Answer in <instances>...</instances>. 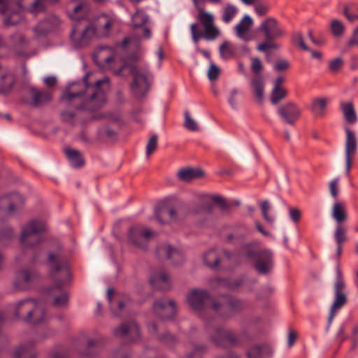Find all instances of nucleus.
<instances>
[{
	"instance_id": "1",
	"label": "nucleus",
	"mask_w": 358,
	"mask_h": 358,
	"mask_svg": "<svg viewBox=\"0 0 358 358\" xmlns=\"http://www.w3.org/2000/svg\"><path fill=\"white\" fill-rule=\"evenodd\" d=\"M99 59V62L102 63L103 68L113 70L117 76H124V71L129 70V73L133 76L131 89L136 97L142 98L148 92L152 76L146 65L124 64L116 70L115 69L117 62L115 50L106 46L100 48Z\"/></svg>"
},
{
	"instance_id": "2",
	"label": "nucleus",
	"mask_w": 358,
	"mask_h": 358,
	"mask_svg": "<svg viewBox=\"0 0 358 358\" xmlns=\"http://www.w3.org/2000/svg\"><path fill=\"white\" fill-rule=\"evenodd\" d=\"M110 79L105 77L102 80H97L94 85L88 83V75L83 78L85 92L80 90V83H73L64 91L61 99L69 103L78 100L80 104L75 106L79 110H95L101 107L106 102V93L102 85L108 86Z\"/></svg>"
},
{
	"instance_id": "3",
	"label": "nucleus",
	"mask_w": 358,
	"mask_h": 358,
	"mask_svg": "<svg viewBox=\"0 0 358 358\" xmlns=\"http://www.w3.org/2000/svg\"><path fill=\"white\" fill-rule=\"evenodd\" d=\"M50 275L55 285L47 289V295L53 298V306L63 307L67 305L69 295L63 289L71 279L69 266L66 258L59 252H50L47 260Z\"/></svg>"
},
{
	"instance_id": "4",
	"label": "nucleus",
	"mask_w": 358,
	"mask_h": 358,
	"mask_svg": "<svg viewBox=\"0 0 358 358\" xmlns=\"http://www.w3.org/2000/svg\"><path fill=\"white\" fill-rule=\"evenodd\" d=\"M27 9L37 13L45 9L43 0H0V13L4 16L3 22L7 26L17 24L22 17V11Z\"/></svg>"
},
{
	"instance_id": "5",
	"label": "nucleus",
	"mask_w": 358,
	"mask_h": 358,
	"mask_svg": "<svg viewBox=\"0 0 358 358\" xmlns=\"http://www.w3.org/2000/svg\"><path fill=\"white\" fill-rule=\"evenodd\" d=\"M132 22L136 28L134 36L125 38L123 41L118 44L122 48H126L129 44L138 45L141 38L149 39L151 36L150 29L143 27L148 20V15L139 9H136L135 14L131 17Z\"/></svg>"
},
{
	"instance_id": "6",
	"label": "nucleus",
	"mask_w": 358,
	"mask_h": 358,
	"mask_svg": "<svg viewBox=\"0 0 358 358\" xmlns=\"http://www.w3.org/2000/svg\"><path fill=\"white\" fill-rule=\"evenodd\" d=\"M45 224L38 220H31L22 229L20 242L24 248L34 247L43 241Z\"/></svg>"
},
{
	"instance_id": "7",
	"label": "nucleus",
	"mask_w": 358,
	"mask_h": 358,
	"mask_svg": "<svg viewBox=\"0 0 358 358\" xmlns=\"http://www.w3.org/2000/svg\"><path fill=\"white\" fill-rule=\"evenodd\" d=\"M345 287V283L343 278L340 265L338 264L336 267V280L334 287L335 298L328 318L329 324L332 322L336 312L347 302V296L344 292Z\"/></svg>"
},
{
	"instance_id": "8",
	"label": "nucleus",
	"mask_w": 358,
	"mask_h": 358,
	"mask_svg": "<svg viewBox=\"0 0 358 358\" xmlns=\"http://www.w3.org/2000/svg\"><path fill=\"white\" fill-rule=\"evenodd\" d=\"M38 311L40 313V317H34V322H38L43 317V307L40 301L28 299L19 302L15 308V316L23 317L25 322H29L31 321L33 315Z\"/></svg>"
},
{
	"instance_id": "9",
	"label": "nucleus",
	"mask_w": 358,
	"mask_h": 358,
	"mask_svg": "<svg viewBox=\"0 0 358 358\" xmlns=\"http://www.w3.org/2000/svg\"><path fill=\"white\" fill-rule=\"evenodd\" d=\"M265 40L274 41L282 37L285 35V30L280 27L278 22L273 17H268L264 20L259 29Z\"/></svg>"
},
{
	"instance_id": "10",
	"label": "nucleus",
	"mask_w": 358,
	"mask_h": 358,
	"mask_svg": "<svg viewBox=\"0 0 358 358\" xmlns=\"http://www.w3.org/2000/svg\"><path fill=\"white\" fill-rule=\"evenodd\" d=\"M210 299L208 292L203 289H193L187 295V302L194 310L208 311V301Z\"/></svg>"
},
{
	"instance_id": "11",
	"label": "nucleus",
	"mask_w": 358,
	"mask_h": 358,
	"mask_svg": "<svg viewBox=\"0 0 358 358\" xmlns=\"http://www.w3.org/2000/svg\"><path fill=\"white\" fill-rule=\"evenodd\" d=\"M155 232L150 229L141 225H136L129 230L128 237L131 243L139 248H144L145 243L152 236Z\"/></svg>"
},
{
	"instance_id": "12",
	"label": "nucleus",
	"mask_w": 358,
	"mask_h": 358,
	"mask_svg": "<svg viewBox=\"0 0 358 358\" xmlns=\"http://www.w3.org/2000/svg\"><path fill=\"white\" fill-rule=\"evenodd\" d=\"M234 255L224 250L212 249L206 252L203 255L204 264L213 269L219 268L220 263L227 260L231 263V260L234 259Z\"/></svg>"
},
{
	"instance_id": "13",
	"label": "nucleus",
	"mask_w": 358,
	"mask_h": 358,
	"mask_svg": "<svg viewBox=\"0 0 358 358\" xmlns=\"http://www.w3.org/2000/svg\"><path fill=\"white\" fill-rule=\"evenodd\" d=\"M254 267L261 274L269 273L273 268V254L266 248L257 250L254 259Z\"/></svg>"
},
{
	"instance_id": "14",
	"label": "nucleus",
	"mask_w": 358,
	"mask_h": 358,
	"mask_svg": "<svg viewBox=\"0 0 358 358\" xmlns=\"http://www.w3.org/2000/svg\"><path fill=\"white\" fill-rule=\"evenodd\" d=\"M210 341L217 346L225 347L238 343V338L230 329L215 328L210 333Z\"/></svg>"
},
{
	"instance_id": "15",
	"label": "nucleus",
	"mask_w": 358,
	"mask_h": 358,
	"mask_svg": "<svg viewBox=\"0 0 358 358\" xmlns=\"http://www.w3.org/2000/svg\"><path fill=\"white\" fill-rule=\"evenodd\" d=\"M155 314L162 320L172 318L176 313V306L173 300L162 299L157 300L153 305Z\"/></svg>"
},
{
	"instance_id": "16",
	"label": "nucleus",
	"mask_w": 358,
	"mask_h": 358,
	"mask_svg": "<svg viewBox=\"0 0 358 358\" xmlns=\"http://www.w3.org/2000/svg\"><path fill=\"white\" fill-rule=\"evenodd\" d=\"M300 108L294 102H287L277 110V113L281 120L290 125H293L301 116Z\"/></svg>"
},
{
	"instance_id": "17",
	"label": "nucleus",
	"mask_w": 358,
	"mask_h": 358,
	"mask_svg": "<svg viewBox=\"0 0 358 358\" xmlns=\"http://www.w3.org/2000/svg\"><path fill=\"white\" fill-rule=\"evenodd\" d=\"M345 174L349 176L352 166V156L357 152V141L355 133L350 129H345Z\"/></svg>"
},
{
	"instance_id": "18",
	"label": "nucleus",
	"mask_w": 358,
	"mask_h": 358,
	"mask_svg": "<svg viewBox=\"0 0 358 358\" xmlns=\"http://www.w3.org/2000/svg\"><path fill=\"white\" fill-rule=\"evenodd\" d=\"M117 336L127 337L131 342H136L140 338L139 327L134 321L123 323L114 330Z\"/></svg>"
},
{
	"instance_id": "19",
	"label": "nucleus",
	"mask_w": 358,
	"mask_h": 358,
	"mask_svg": "<svg viewBox=\"0 0 358 358\" xmlns=\"http://www.w3.org/2000/svg\"><path fill=\"white\" fill-rule=\"evenodd\" d=\"M34 273L30 269H20L15 275L13 282L14 287L19 290L30 288L33 284Z\"/></svg>"
},
{
	"instance_id": "20",
	"label": "nucleus",
	"mask_w": 358,
	"mask_h": 358,
	"mask_svg": "<svg viewBox=\"0 0 358 358\" xmlns=\"http://www.w3.org/2000/svg\"><path fill=\"white\" fill-rule=\"evenodd\" d=\"M23 198L18 193H12L0 198V209L6 210L8 214H12L23 203Z\"/></svg>"
},
{
	"instance_id": "21",
	"label": "nucleus",
	"mask_w": 358,
	"mask_h": 358,
	"mask_svg": "<svg viewBox=\"0 0 358 358\" xmlns=\"http://www.w3.org/2000/svg\"><path fill=\"white\" fill-rule=\"evenodd\" d=\"M95 34L96 29L92 25L85 27L81 34H78L76 27H74L71 31V37L77 46L82 47L87 45L90 40L94 36Z\"/></svg>"
},
{
	"instance_id": "22",
	"label": "nucleus",
	"mask_w": 358,
	"mask_h": 358,
	"mask_svg": "<svg viewBox=\"0 0 358 358\" xmlns=\"http://www.w3.org/2000/svg\"><path fill=\"white\" fill-rule=\"evenodd\" d=\"M243 278L236 279L214 278L210 280L209 285L213 289L223 287L229 289H236L243 283Z\"/></svg>"
},
{
	"instance_id": "23",
	"label": "nucleus",
	"mask_w": 358,
	"mask_h": 358,
	"mask_svg": "<svg viewBox=\"0 0 358 358\" xmlns=\"http://www.w3.org/2000/svg\"><path fill=\"white\" fill-rule=\"evenodd\" d=\"M252 25L253 20L249 15H245L234 27L236 36L244 41H250L248 32Z\"/></svg>"
},
{
	"instance_id": "24",
	"label": "nucleus",
	"mask_w": 358,
	"mask_h": 358,
	"mask_svg": "<svg viewBox=\"0 0 358 358\" xmlns=\"http://www.w3.org/2000/svg\"><path fill=\"white\" fill-rule=\"evenodd\" d=\"M59 24V20L55 16H50L45 20L39 22L34 29L37 36L46 35L48 32L56 28Z\"/></svg>"
},
{
	"instance_id": "25",
	"label": "nucleus",
	"mask_w": 358,
	"mask_h": 358,
	"mask_svg": "<svg viewBox=\"0 0 358 358\" xmlns=\"http://www.w3.org/2000/svg\"><path fill=\"white\" fill-rule=\"evenodd\" d=\"M158 253L159 255L165 254L166 258L171 260L173 265H178L184 261L183 254L177 248L169 245L159 248Z\"/></svg>"
},
{
	"instance_id": "26",
	"label": "nucleus",
	"mask_w": 358,
	"mask_h": 358,
	"mask_svg": "<svg viewBox=\"0 0 358 358\" xmlns=\"http://www.w3.org/2000/svg\"><path fill=\"white\" fill-rule=\"evenodd\" d=\"M150 282L155 289L167 290L171 288L169 275L164 272L153 273L150 278Z\"/></svg>"
},
{
	"instance_id": "27",
	"label": "nucleus",
	"mask_w": 358,
	"mask_h": 358,
	"mask_svg": "<svg viewBox=\"0 0 358 358\" xmlns=\"http://www.w3.org/2000/svg\"><path fill=\"white\" fill-rule=\"evenodd\" d=\"M176 217V210L173 208L169 207L166 205L159 206L155 210V217L159 223L162 224L168 223V221L165 220L166 217H169L170 221H174Z\"/></svg>"
},
{
	"instance_id": "28",
	"label": "nucleus",
	"mask_w": 358,
	"mask_h": 358,
	"mask_svg": "<svg viewBox=\"0 0 358 358\" xmlns=\"http://www.w3.org/2000/svg\"><path fill=\"white\" fill-rule=\"evenodd\" d=\"M31 96V105L35 107L41 106L52 99V94L49 91L38 90L32 87L30 90Z\"/></svg>"
},
{
	"instance_id": "29",
	"label": "nucleus",
	"mask_w": 358,
	"mask_h": 358,
	"mask_svg": "<svg viewBox=\"0 0 358 358\" xmlns=\"http://www.w3.org/2000/svg\"><path fill=\"white\" fill-rule=\"evenodd\" d=\"M256 252L257 250H255V243L244 244L241 246V251L239 253H231L232 255H234V259L231 260V264H238L241 261L243 257L254 259L255 257Z\"/></svg>"
},
{
	"instance_id": "30",
	"label": "nucleus",
	"mask_w": 358,
	"mask_h": 358,
	"mask_svg": "<svg viewBox=\"0 0 358 358\" xmlns=\"http://www.w3.org/2000/svg\"><path fill=\"white\" fill-rule=\"evenodd\" d=\"M271 355V348L266 343L256 345L250 348L247 352L248 358H264Z\"/></svg>"
},
{
	"instance_id": "31",
	"label": "nucleus",
	"mask_w": 358,
	"mask_h": 358,
	"mask_svg": "<svg viewBox=\"0 0 358 358\" xmlns=\"http://www.w3.org/2000/svg\"><path fill=\"white\" fill-rule=\"evenodd\" d=\"M253 94L259 103L264 99V81L261 75H255L251 82Z\"/></svg>"
},
{
	"instance_id": "32",
	"label": "nucleus",
	"mask_w": 358,
	"mask_h": 358,
	"mask_svg": "<svg viewBox=\"0 0 358 358\" xmlns=\"http://www.w3.org/2000/svg\"><path fill=\"white\" fill-rule=\"evenodd\" d=\"M64 152L73 167L80 168L84 165V159L78 150L68 148L64 150Z\"/></svg>"
},
{
	"instance_id": "33",
	"label": "nucleus",
	"mask_w": 358,
	"mask_h": 358,
	"mask_svg": "<svg viewBox=\"0 0 358 358\" xmlns=\"http://www.w3.org/2000/svg\"><path fill=\"white\" fill-rule=\"evenodd\" d=\"M328 99L317 97L312 101L311 110L316 117H323L325 115Z\"/></svg>"
},
{
	"instance_id": "34",
	"label": "nucleus",
	"mask_w": 358,
	"mask_h": 358,
	"mask_svg": "<svg viewBox=\"0 0 358 358\" xmlns=\"http://www.w3.org/2000/svg\"><path fill=\"white\" fill-rule=\"evenodd\" d=\"M203 175V172L199 169L187 168L180 169L178 173L180 180L185 182L199 178Z\"/></svg>"
},
{
	"instance_id": "35",
	"label": "nucleus",
	"mask_w": 358,
	"mask_h": 358,
	"mask_svg": "<svg viewBox=\"0 0 358 358\" xmlns=\"http://www.w3.org/2000/svg\"><path fill=\"white\" fill-rule=\"evenodd\" d=\"M90 7L86 3H80L76 6L72 12L69 13V15L73 20H81L85 18L89 13Z\"/></svg>"
},
{
	"instance_id": "36",
	"label": "nucleus",
	"mask_w": 358,
	"mask_h": 358,
	"mask_svg": "<svg viewBox=\"0 0 358 358\" xmlns=\"http://www.w3.org/2000/svg\"><path fill=\"white\" fill-rule=\"evenodd\" d=\"M347 217L345 204L336 202L332 208V217L336 220L337 224H342V222L346 220Z\"/></svg>"
},
{
	"instance_id": "37",
	"label": "nucleus",
	"mask_w": 358,
	"mask_h": 358,
	"mask_svg": "<svg viewBox=\"0 0 358 358\" xmlns=\"http://www.w3.org/2000/svg\"><path fill=\"white\" fill-rule=\"evenodd\" d=\"M236 51V46L228 41H224L219 48L220 56L224 60H229L233 58Z\"/></svg>"
},
{
	"instance_id": "38",
	"label": "nucleus",
	"mask_w": 358,
	"mask_h": 358,
	"mask_svg": "<svg viewBox=\"0 0 358 358\" xmlns=\"http://www.w3.org/2000/svg\"><path fill=\"white\" fill-rule=\"evenodd\" d=\"M36 354L32 345H21L17 348L13 352V358H35Z\"/></svg>"
},
{
	"instance_id": "39",
	"label": "nucleus",
	"mask_w": 358,
	"mask_h": 358,
	"mask_svg": "<svg viewBox=\"0 0 358 358\" xmlns=\"http://www.w3.org/2000/svg\"><path fill=\"white\" fill-rule=\"evenodd\" d=\"M341 107L346 121L349 123H355L357 121V116L353 104L351 102H343L341 103Z\"/></svg>"
},
{
	"instance_id": "40",
	"label": "nucleus",
	"mask_w": 358,
	"mask_h": 358,
	"mask_svg": "<svg viewBox=\"0 0 358 358\" xmlns=\"http://www.w3.org/2000/svg\"><path fill=\"white\" fill-rule=\"evenodd\" d=\"M196 8L198 10L197 18L204 28L214 24L213 15L211 13L206 12L203 9V6H199V8Z\"/></svg>"
},
{
	"instance_id": "41",
	"label": "nucleus",
	"mask_w": 358,
	"mask_h": 358,
	"mask_svg": "<svg viewBox=\"0 0 358 358\" xmlns=\"http://www.w3.org/2000/svg\"><path fill=\"white\" fill-rule=\"evenodd\" d=\"M13 38L15 41V51L18 56H25V49L27 46V41L26 38L20 35L16 34L13 36Z\"/></svg>"
},
{
	"instance_id": "42",
	"label": "nucleus",
	"mask_w": 358,
	"mask_h": 358,
	"mask_svg": "<svg viewBox=\"0 0 358 358\" xmlns=\"http://www.w3.org/2000/svg\"><path fill=\"white\" fill-rule=\"evenodd\" d=\"M336 245H343L348 241L347 228L343 224H337L334 233Z\"/></svg>"
},
{
	"instance_id": "43",
	"label": "nucleus",
	"mask_w": 358,
	"mask_h": 358,
	"mask_svg": "<svg viewBox=\"0 0 358 358\" xmlns=\"http://www.w3.org/2000/svg\"><path fill=\"white\" fill-rule=\"evenodd\" d=\"M238 11V10L235 6L227 4L223 10L222 20L226 24L229 23L236 15Z\"/></svg>"
},
{
	"instance_id": "44",
	"label": "nucleus",
	"mask_w": 358,
	"mask_h": 358,
	"mask_svg": "<svg viewBox=\"0 0 358 358\" xmlns=\"http://www.w3.org/2000/svg\"><path fill=\"white\" fill-rule=\"evenodd\" d=\"M330 30L335 37L341 38L344 35L345 27L341 20L334 19L330 24Z\"/></svg>"
},
{
	"instance_id": "45",
	"label": "nucleus",
	"mask_w": 358,
	"mask_h": 358,
	"mask_svg": "<svg viewBox=\"0 0 358 358\" xmlns=\"http://www.w3.org/2000/svg\"><path fill=\"white\" fill-rule=\"evenodd\" d=\"M287 90L283 87H273L271 94V101L275 105L286 97Z\"/></svg>"
},
{
	"instance_id": "46",
	"label": "nucleus",
	"mask_w": 358,
	"mask_h": 358,
	"mask_svg": "<svg viewBox=\"0 0 358 358\" xmlns=\"http://www.w3.org/2000/svg\"><path fill=\"white\" fill-rule=\"evenodd\" d=\"M227 305L232 313H238L243 310L245 307V303L243 301L235 297H229Z\"/></svg>"
},
{
	"instance_id": "47",
	"label": "nucleus",
	"mask_w": 358,
	"mask_h": 358,
	"mask_svg": "<svg viewBox=\"0 0 358 358\" xmlns=\"http://www.w3.org/2000/svg\"><path fill=\"white\" fill-rule=\"evenodd\" d=\"M203 38L207 41H213L217 38L220 34V30L214 26V24L204 28Z\"/></svg>"
},
{
	"instance_id": "48",
	"label": "nucleus",
	"mask_w": 358,
	"mask_h": 358,
	"mask_svg": "<svg viewBox=\"0 0 358 358\" xmlns=\"http://www.w3.org/2000/svg\"><path fill=\"white\" fill-rule=\"evenodd\" d=\"M260 209L262 211L264 219L269 223H273L275 218L274 217L269 215V211L271 210V206L269 202L266 200L263 201L260 203Z\"/></svg>"
},
{
	"instance_id": "49",
	"label": "nucleus",
	"mask_w": 358,
	"mask_h": 358,
	"mask_svg": "<svg viewBox=\"0 0 358 358\" xmlns=\"http://www.w3.org/2000/svg\"><path fill=\"white\" fill-rule=\"evenodd\" d=\"M293 44L299 46L303 50H309V48L306 45L303 35L301 32H294L292 36Z\"/></svg>"
},
{
	"instance_id": "50",
	"label": "nucleus",
	"mask_w": 358,
	"mask_h": 358,
	"mask_svg": "<svg viewBox=\"0 0 358 358\" xmlns=\"http://www.w3.org/2000/svg\"><path fill=\"white\" fill-rule=\"evenodd\" d=\"M270 6L266 1L256 2L255 4V10L259 16L266 15L268 12Z\"/></svg>"
},
{
	"instance_id": "51",
	"label": "nucleus",
	"mask_w": 358,
	"mask_h": 358,
	"mask_svg": "<svg viewBox=\"0 0 358 358\" xmlns=\"http://www.w3.org/2000/svg\"><path fill=\"white\" fill-rule=\"evenodd\" d=\"M185 127L189 130V131H197L198 130V126H197V124L196 122H195L194 120H193L188 111H186L185 113Z\"/></svg>"
},
{
	"instance_id": "52",
	"label": "nucleus",
	"mask_w": 358,
	"mask_h": 358,
	"mask_svg": "<svg viewBox=\"0 0 358 358\" xmlns=\"http://www.w3.org/2000/svg\"><path fill=\"white\" fill-rule=\"evenodd\" d=\"M100 22H103V29L105 34L108 35L110 30L114 24V20L108 15H103L100 18Z\"/></svg>"
},
{
	"instance_id": "53",
	"label": "nucleus",
	"mask_w": 358,
	"mask_h": 358,
	"mask_svg": "<svg viewBox=\"0 0 358 358\" xmlns=\"http://www.w3.org/2000/svg\"><path fill=\"white\" fill-rule=\"evenodd\" d=\"M157 136L156 134H154L149 139L146 145L147 156H150L155 151L157 146Z\"/></svg>"
},
{
	"instance_id": "54",
	"label": "nucleus",
	"mask_w": 358,
	"mask_h": 358,
	"mask_svg": "<svg viewBox=\"0 0 358 358\" xmlns=\"http://www.w3.org/2000/svg\"><path fill=\"white\" fill-rule=\"evenodd\" d=\"M343 14L350 22H355L358 20V14L352 6H345Z\"/></svg>"
},
{
	"instance_id": "55",
	"label": "nucleus",
	"mask_w": 358,
	"mask_h": 358,
	"mask_svg": "<svg viewBox=\"0 0 358 358\" xmlns=\"http://www.w3.org/2000/svg\"><path fill=\"white\" fill-rule=\"evenodd\" d=\"M250 68L255 75H259V72L263 69L261 60L257 57H252Z\"/></svg>"
},
{
	"instance_id": "56",
	"label": "nucleus",
	"mask_w": 358,
	"mask_h": 358,
	"mask_svg": "<svg viewBox=\"0 0 358 358\" xmlns=\"http://www.w3.org/2000/svg\"><path fill=\"white\" fill-rule=\"evenodd\" d=\"M238 91L234 89L231 91L230 95L228 98V102L233 109H237L238 106Z\"/></svg>"
},
{
	"instance_id": "57",
	"label": "nucleus",
	"mask_w": 358,
	"mask_h": 358,
	"mask_svg": "<svg viewBox=\"0 0 358 358\" xmlns=\"http://www.w3.org/2000/svg\"><path fill=\"white\" fill-rule=\"evenodd\" d=\"M278 45L273 43V41L265 40L257 47V50L266 52L268 49H276Z\"/></svg>"
},
{
	"instance_id": "58",
	"label": "nucleus",
	"mask_w": 358,
	"mask_h": 358,
	"mask_svg": "<svg viewBox=\"0 0 358 358\" xmlns=\"http://www.w3.org/2000/svg\"><path fill=\"white\" fill-rule=\"evenodd\" d=\"M338 181L339 179L338 178L332 180L329 183V192L331 196L337 200L338 195Z\"/></svg>"
},
{
	"instance_id": "59",
	"label": "nucleus",
	"mask_w": 358,
	"mask_h": 358,
	"mask_svg": "<svg viewBox=\"0 0 358 358\" xmlns=\"http://www.w3.org/2000/svg\"><path fill=\"white\" fill-rule=\"evenodd\" d=\"M343 65V61L341 58L337 57L329 62V69L333 72L338 71Z\"/></svg>"
},
{
	"instance_id": "60",
	"label": "nucleus",
	"mask_w": 358,
	"mask_h": 358,
	"mask_svg": "<svg viewBox=\"0 0 358 358\" xmlns=\"http://www.w3.org/2000/svg\"><path fill=\"white\" fill-rule=\"evenodd\" d=\"M88 352L87 356H91L94 354H97L100 351V347L99 344L94 340H90L87 343Z\"/></svg>"
},
{
	"instance_id": "61",
	"label": "nucleus",
	"mask_w": 358,
	"mask_h": 358,
	"mask_svg": "<svg viewBox=\"0 0 358 358\" xmlns=\"http://www.w3.org/2000/svg\"><path fill=\"white\" fill-rule=\"evenodd\" d=\"M220 74V69L214 64H211L208 72L209 80H216Z\"/></svg>"
},
{
	"instance_id": "62",
	"label": "nucleus",
	"mask_w": 358,
	"mask_h": 358,
	"mask_svg": "<svg viewBox=\"0 0 358 358\" xmlns=\"http://www.w3.org/2000/svg\"><path fill=\"white\" fill-rule=\"evenodd\" d=\"M210 200L213 203L217 204L222 210H225L228 208V204L226 201L220 196H212Z\"/></svg>"
},
{
	"instance_id": "63",
	"label": "nucleus",
	"mask_w": 358,
	"mask_h": 358,
	"mask_svg": "<svg viewBox=\"0 0 358 358\" xmlns=\"http://www.w3.org/2000/svg\"><path fill=\"white\" fill-rule=\"evenodd\" d=\"M159 339L160 341L168 345H173L176 341V338L169 333H166L164 335L159 336Z\"/></svg>"
},
{
	"instance_id": "64",
	"label": "nucleus",
	"mask_w": 358,
	"mask_h": 358,
	"mask_svg": "<svg viewBox=\"0 0 358 358\" xmlns=\"http://www.w3.org/2000/svg\"><path fill=\"white\" fill-rule=\"evenodd\" d=\"M199 25L196 23L191 24L190 29L192 35V38L196 43L199 38L203 37V34L198 31Z\"/></svg>"
}]
</instances>
